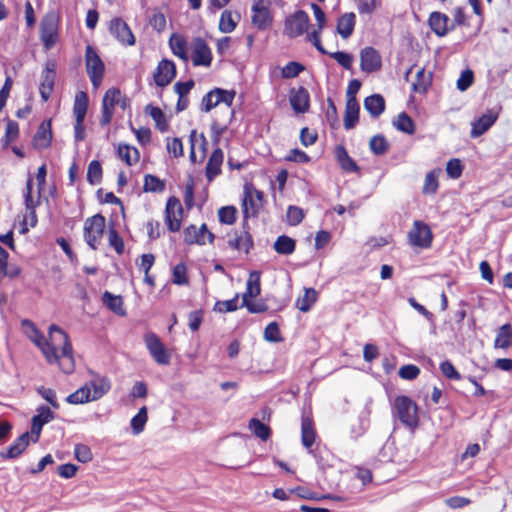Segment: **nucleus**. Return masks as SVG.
Masks as SVG:
<instances>
[{
  "label": "nucleus",
  "instance_id": "2f4dec72",
  "mask_svg": "<svg viewBox=\"0 0 512 512\" xmlns=\"http://www.w3.org/2000/svg\"><path fill=\"white\" fill-rule=\"evenodd\" d=\"M360 105L358 101L346 100L344 114V128L353 129L359 121Z\"/></svg>",
  "mask_w": 512,
  "mask_h": 512
},
{
  "label": "nucleus",
  "instance_id": "680f3d73",
  "mask_svg": "<svg viewBox=\"0 0 512 512\" xmlns=\"http://www.w3.org/2000/svg\"><path fill=\"white\" fill-rule=\"evenodd\" d=\"M304 217L305 214L302 208L294 205L288 206L286 212V219L288 225L297 226L303 221Z\"/></svg>",
  "mask_w": 512,
  "mask_h": 512
},
{
  "label": "nucleus",
  "instance_id": "864d4df0",
  "mask_svg": "<svg viewBox=\"0 0 512 512\" xmlns=\"http://www.w3.org/2000/svg\"><path fill=\"white\" fill-rule=\"evenodd\" d=\"M103 170L100 161L92 160L87 168V181L91 185L99 184L102 180Z\"/></svg>",
  "mask_w": 512,
  "mask_h": 512
},
{
  "label": "nucleus",
  "instance_id": "a211bd4d",
  "mask_svg": "<svg viewBox=\"0 0 512 512\" xmlns=\"http://www.w3.org/2000/svg\"><path fill=\"white\" fill-rule=\"evenodd\" d=\"M175 77L176 65L169 59H162L153 73L154 82L159 87L168 86Z\"/></svg>",
  "mask_w": 512,
  "mask_h": 512
},
{
  "label": "nucleus",
  "instance_id": "c03bdc74",
  "mask_svg": "<svg viewBox=\"0 0 512 512\" xmlns=\"http://www.w3.org/2000/svg\"><path fill=\"white\" fill-rule=\"evenodd\" d=\"M146 112L154 120L156 128L161 132H166L169 128L168 121L163 111L156 106L147 105Z\"/></svg>",
  "mask_w": 512,
  "mask_h": 512
},
{
  "label": "nucleus",
  "instance_id": "6e6d98bb",
  "mask_svg": "<svg viewBox=\"0 0 512 512\" xmlns=\"http://www.w3.org/2000/svg\"><path fill=\"white\" fill-rule=\"evenodd\" d=\"M218 220L222 224L233 225L237 220V209L233 205L223 206L218 210Z\"/></svg>",
  "mask_w": 512,
  "mask_h": 512
},
{
  "label": "nucleus",
  "instance_id": "338daca9",
  "mask_svg": "<svg viewBox=\"0 0 512 512\" xmlns=\"http://www.w3.org/2000/svg\"><path fill=\"white\" fill-rule=\"evenodd\" d=\"M464 166L460 159H450L446 164L447 175L452 179H458L463 173Z\"/></svg>",
  "mask_w": 512,
  "mask_h": 512
},
{
  "label": "nucleus",
  "instance_id": "4d7b16f0",
  "mask_svg": "<svg viewBox=\"0 0 512 512\" xmlns=\"http://www.w3.org/2000/svg\"><path fill=\"white\" fill-rule=\"evenodd\" d=\"M37 222L38 218L36 214V209L25 210L22 220L20 221L19 232L21 234L27 233L29 231V227H35L37 225Z\"/></svg>",
  "mask_w": 512,
  "mask_h": 512
},
{
  "label": "nucleus",
  "instance_id": "4c0bfd02",
  "mask_svg": "<svg viewBox=\"0 0 512 512\" xmlns=\"http://www.w3.org/2000/svg\"><path fill=\"white\" fill-rule=\"evenodd\" d=\"M432 83V74L426 72L422 67L416 72V79L412 83V90L416 93L424 94Z\"/></svg>",
  "mask_w": 512,
  "mask_h": 512
},
{
  "label": "nucleus",
  "instance_id": "aec40b11",
  "mask_svg": "<svg viewBox=\"0 0 512 512\" xmlns=\"http://www.w3.org/2000/svg\"><path fill=\"white\" fill-rule=\"evenodd\" d=\"M110 33L122 44L132 46L135 44V37L128 24L120 17L110 21Z\"/></svg>",
  "mask_w": 512,
  "mask_h": 512
},
{
  "label": "nucleus",
  "instance_id": "69168bd1",
  "mask_svg": "<svg viewBox=\"0 0 512 512\" xmlns=\"http://www.w3.org/2000/svg\"><path fill=\"white\" fill-rule=\"evenodd\" d=\"M305 70V66L296 61L288 62L281 71L282 77L291 79L297 77L301 72Z\"/></svg>",
  "mask_w": 512,
  "mask_h": 512
},
{
  "label": "nucleus",
  "instance_id": "393cba45",
  "mask_svg": "<svg viewBox=\"0 0 512 512\" xmlns=\"http://www.w3.org/2000/svg\"><path fill=\"white\" fill-rule=\"evenodd\" d=\"M56 78L55 63L47 62L42 74L39 92L44 102H47L54 88Z\"/></svg>",
  "mask_w": 512,
  "mask_h": 512
},
{
  "label": "nucleus",
  "instance_id": "dca6fc26",
  "mask_svg": "<svg viewBox=\"0 0 512 512\" xmlns=\"http://www.w3.org/2000/svg\"><path fill=\"white\" fill-rule=\"evenodd\" d=\"M252 24L258 30H266L272 25L273 16L269 9V3L265 0H254L252 5Z\"/></svg>",
  "mask_w": 512,
  "mask_h": 512
},
{
  "label": "nucleus",
  "instance_id": "8fccbe9b",
  "mask_svg": "<svg viewBox=\"0 0 512 512\" xmlns=\"http://www.w3.org/2000/svg\"><path fill=\"white\" fill-rule=\"evenodd\" d=\"M248 427L256 437L263 441L268 440L271 436L270 427L257 418L250 419Z\"/></svg>",
  "mask_w": 512,
  "mask_h": 512
},
{
  "label": "nucleus",
  "instance_id": "2eb2a0df",
  "mask_svg": "<svg viewBox=\"0 0 512 512\" xmlns=\"http://www.w3.org/2000/svg\"><path fill=\"white\" fill-rule=\"evenodd\" d=\"M191 60L194 66L209 67L213 56L207 42L201 37L193 38L191 42Z\"/></svg>",
  "mask_w": 512,
  "mask_h": 512
},
{
  "label": "nucleus",
  "instance_id": "f3484780",
  "mask_svg": "<svg viewBox=\"0 0 512 512\" xmlns=\"http://www.w3.org/2000/svg\"><path fill=\"white\" fill-rule=\"evenodd\" d=\"M311 9L313 11L314 17L317 21V29L313 30L310 33H307V39L313 44V46L321 53V54H328V52L325 50V48L322 45L320 34L325 26L326 23V15L322 8L318 5L313 3L311 5Z\"/></svg>",
  "mask_w": 512,
  "mask_h": 512
},
{
  "label": "nucleus",
  "instance_id": "c85d7f7f",
  "mask_svg": "<svg viewBox=\"0 0 512 512\" xmlns=\"http://www.w3.org/2000/svg\"><path fill=\"white\" fill-rule=\"evenodd\" d=\"M356 25V15L353 12H347L341 15L337 20L336 30L337 33L343 38H349Z\"/></svg>",
  "mask_w": 512,
  "mask_h": 512
},
{
  "label": "nucleus",
  "instance_id": "603ef678",
  "mask_svg": "<svg viewBox=\"0 0 512 512\" xmlns=\"http://www.w3.org/2000/svg\"><path fill=\"white\" fill-rule=\"evenodd\" d=\"M165 189V182L161 180L159 177L152 175V174H146L144 176V182H143V191L144 192H151V193H159L164 191Z\"/></svg>",
  "mask_w": 512,
  "mask_h": 512
},
{
  "label": "nucleus",
  "instance_id": "49530a36",
  "mask_svg": "<svg viewBox=\"0 0 512 512\" xmlns=\"http://www.w3.org/2000/svg\"><path fill=\"white\" fill-rule=\"evenodd\" d=\"M317 298L318 293L314 288H306L304 295L297 300L296 306L301 312H308L316 303Z\"/></svg>",
  "mask_w": 512,
  "mask_h": 512
},
{
  "label": "nucleus",
  "instance_id": "4be33fe9",
  "mask_svg": "<svg viewBox=\"0 0 512 512\" xmlns=\"http://www.w3.org/2000/svg\"><path fill=\"white\" fill-rule=\"evenodd\" d=\"M37 412V415L32 417L31 424L33 442H37L39 440L43 426L55 418L53 411L48 406H40L37 409Z\"/></svg>",
  "mask_w": 512,
  "mask_h": 512
},
{
  "label": "nucleus",
  "instance_id": "e433bc0d",
  "mask_svg": "<svg viewBox=\"0 0 512 512\" xmlns=\"http://www.w3.org/2000/svg\"><path fill=\"white\" fill-rule=\"evenodd\" d=\"M88 386L90 389H93V393H91V395L92 399L95 401L109 392L111 389V382L109 378L105 376H97L95 379L90 381V385Z\"/></svg>",
  "mask_w": 512,
  "mask_h": 512
},
{
  "label": "nucleus",
  "instance_id": "13d9d810",
  "mask_svg": "<svg viewBox=\"0 0 512 512\" xmlns=\"http://www.w3.org/2000/svg\"><path fill=\"white\" fill-rule=\"evenodd\" d=\"M32 189H33V180L31 177H29L26 182V191L24 194L25 210L36 209L40 205L41 195L37 194V198L34 199V197L32 195Z\"/></svg>",
  "mask_w": 512,
  "mask_h": 512
},
{
  "label": "nucleus",
  "instance_id": "f8f14e48",
  "mask_svg": "<svg viewBox=\"0 0 512 512\" xmlns=\"http://www.w3.org/2000/svg\"><path fill=\"white\" fill-rule=\"evenodd\" d=\"M144 342L149 354L153 360L159 365H169L171 354L162 343L159 336L153 332L146 333Z\"/></svg>",
  "mask_w": 512,
  "mask_h": 512
},
{
  "label": "nucleus",
  "instance_id": "bb28decb",
  "mask_svg": "<svg viewBox=\"0 0 512 512\" xmlns=\"http://www.w3.org/2000/svg\"><path fill=\"white\" fill-rule=\"evenodd\" d=\"M52 128L51 120H44L40 123L34 137L33 145L38 149H45L51 145Z\"/></svg>",
  "mask_w": 512,
  "mask_h": 512
},
{
  "label": "nucleus",
  "instance_id": "f704fd0d",
  "mask_svg": "<svg viewBox=\"0 0 512 512\" xmlns=\"http://www.w3.org/2000/svg\"><path fill=\"white\" fill-rule=\"evenodd\" d=\"M385 99L380 94H373L364 99V108L372 117L380 116L385 110Z\"/></svg>",
  "mask_w": 512,
  "mask_h": 512
},
{
  "label": "nucleus",
  "instance_id": "423d86ee",
  "mask_svg": "<svg viewBox=\"0 0 512 512\" xmlns=\"http://www.w3.org/2000/svg\"><path fill=\"white\" fill-rule=\"evenodd\" d=\"M393 410L401 423L415 429L419 425L418 406L408 396L400 395L394 399Z\"/></svg>",
  "mask_w": 512,
  "mask_h": 512
},
{
  "label": "nucleus",
  "instance_id": "79ce46f5",
  "mask_svg": "<svg viewBox=\"0 0 512 512\" xmlns=\"http://www.w3.org/2000/svg\"><path fill=\"white\" fill-rule=\"evenodd\" d=\"M29 444V433L25 432L20 435L7 449L5 455L2 454V457L7 458H16L27 448Z\"/></svg>",
  "mask_w": 512,
  "mask_h": 512
},
{
  "label": "nucleus",
  "instance_id": "6ab92c4d",
  "mask_svg": "<svg viewBox=\"0 0 512 512\" xmlns=\"http://www.w3.org/2000/svg\"><path fill=\"white\" fill-rule=\"evenodd\" d=\"M360 68L368 74L382 68L381 55L374 47L367 46L360 51Z\"/></svg>",
  "mask_w": 512,
  "mask_h": 512
},
{
  "label": "nucleus",
  "instance_id": "20e7f679",
  "mask_svg": "<svg viewBox=\"0 0 512 512\" xmlns=\"http://www.w3.org/2000/svg\"><path fill=\"white\" fill-rule=\"evenodd\" d=\"M226 245L232 251L248 255L254 249V239L249 231V224H241V229H231L226 233Z\"/></svg>",
  "mask_w": 512,
  "mask_h": 512
},
{
  "label": "nucleus",
  "instance_id": "1a4fd4ad",
  "mask_svg": "<svg viewBox=\"0 0 512 512\" xmlns=\"http://www.w3.org/2000/svg\"><path fill=\"white\" fill-rule=\"evenodd\" d=\"M183 214L184 210L180 200L175 196H170L167 199L164 211V221L170 232L176 233L180 231Z\"/></svg>",
  "mask_w": 512,
  "mask_h": 512
},
{
  "label": "nucleus",
  "instance_id": "f03ea898",
  "mask_svg": "<svg viewBox=\"0 0 512 512\" xmlns=\"http://www.w3.org/2000/svg\"><path fill=\"white\" fill-rule=\"evenodd\" d=\"M265 203L264 193L256 189L252 184H245L241 203L243 213V226H246L249 218L259 215Z\"/></svg>",
  "mask_w": 512,
  "mask_h": 512
},
{
  "label": "nucleus",
  "instance_id": "f257e3e1",
  "mask_svg": "<svg viewBox=\"0 0 512 512\" xmlns=\"http://www.w3.org/2000/svg\"><path fill=\"white\" fill-rule=\"evenodd\" d=\"M24 334L41 350L48 364H56L65 374H71L75 370L73 347L68 334L55 324L49 328V338L43 334L30 320H22Z\"/></svg>",
  "mask_w": 512,
  "mask_h": 512
},
{
  "label": "nucleus",
  "instance_id": "5fc2aeb1",
  "mask_svg": "<svg viewBox=\"0 0 512 512\" xmlns=\"http://www.w3.org/2000/svg\"><path fill=\"white\" fill-rule=\"evenodd\" d=\"M439 171L432 170L426 174L424 184L422 187V193L425 195H434L439 187L438 182Z\"/></svg>",
  "mask_w": 512,
  "mask_h": 512
},
{
  "label": "nucleus",
  "instance_id": "3c124183",
  "mask_svg": "<svg viewBox=\"0 0 512 512\" xmlns=\"http://www.w3.org/2000/svg\"><path fill=\"white\" fill-rule=\"evenodd\" d=\"M393 124L396 127V129L401 132H404L409 135L415 133V123L406 112H401L397 116V119L396 121H394Z\"/></svg>",
  "mask_w": 512,
  "mask_h": 512
},
{
  "label": "nucleus",
  "instance_id": "72a5a7b5",
  "mask_svg": "<svg viewBox=\"0 0 512 512\" xmlns=\"http://www.w3.org/2000/svg\"><path fill=\"white\" fill-rule=\"evenodd\" d=\"M117 156L127 165L132 166L138 163L140 159L139 150L125 143H119L117 147Z\"/></svg>",
  "mask_w": 512,
  "mask_h": 512
},
{
  "label": "nucleus",
  "instance_id": "7c9ffc66",
  "mask_svg": "<svg viewBox=\"0 0 512 512\" xmlns=\"http://www.w3.org/2000/svg\"><path fill=\"white\" fill-rule=\"evenodd\" d=\"M495 349L507 350L512 347V324L505 323L497 330L496 337L493 343Z\"/></svg>",
  "mask_w": 512,
  "mask_h": 512
},
{
  "label": "nucleus",
  "instance_id": "37998d69",
  "mask_svg": "<svg viewBox=\"0 0 512 512\" xmlns=\"http://www.w3.org/2000/svg\"><path fill=\"white\" fill-rule=\"evenodd\" d=\"M261 292L260 276L258 273H251L246 285V291L242 295V302L257 297Z\"/></svg>",
  "mask_w": 512,
  "mask_h": 512
},
{
  "label": "nucleus",
  "instance_id": "58836bf2",
  "mask_svg": "<svg viewBox=\"0 0 512 512\" xmlns=\"http://www.w3.org/2000/svg\"><path fill=\"white\" fill-rule=\"evenodd\" d=\"M102 301L104 305L117 315H125V309L123 308V298L120 295H114L109 291H105L102 295Z\"/></svg>",
  "mask_w": 512,
  "mask_h": 512
},
{
  "label": "nucleus",
  "instance_id": "0e129e2a",
  "mask_svg": "<svg viewBox=\"0 0 512 512\" xmlns=\"http://www.w3.org/2000/svg\"><path fill=\"white\" fill-rule=\"evenodd\" d=\"M166 149L170 156L174 158L182 157L184 154L183 143L178 137L166 138Z\"/></svg>",
  "mask_w": 512,
  "mask_h": 512
},
{
  "label": "nucleus",
  "instance_id": "09e8293b",
  "mask_svg": "<svg viewBox=\"0 0 512 512\" xmlns=\"http://www.w3.org/2000/svg\"><path fill=\"white\" fill-rule=\"evenodd\" d=\"M369 148L373 154L382 156L389 151L390 144L383 135L378 134L370 139Z\"/></svg>",
  "mask_w": 512,
  "mask_h": 512
},
{
  "label": "nucleus",
  "instance_id": "774afa93",
  "mask_svg": "<svg viewBox=\"0 0 512 512\" xmlns=\"http://www.w3.org/2000/svg\"><path fill=\"white\" fill-rule=\"evenodd\" d=\"M187 267L181 262L173 268V283L177 285L188 284Z\"/></svg>",
  "mask_w": 512,
  "mask_h": 512
},
{
  "label": "nucleus",
  "instance_id": "473e14b6",
  "mask_svg": "<svg viewBox=\"0 0 512 512\" xmlns=\"http://www.w3.org/2000/svg\"><path fill=\"white\" fill-rule=\"evenodd\" d=\"M240 14L230 10H224L219 19L218 28L222 33H231L234 31L240 21Z\"/></svg>",
  "mask_w": 512,
  "mask_h": 512
},
{
  "label": "nucleus",
  "instance_id": "412c9836",
  "mask_svg": "<svg viewBox=\"0 0 512 512\" xmlns=\"http://www.w3.org/2000/svg\"><path fill=\"white\" fill-rule=\"evenodd\" d=\"M289 102L295 113H307L310 109V94L303 86L291 88L289 92Z\"/></svg>",
  "mask_w": 512,
  "mask_h": 512
},
{
  "label": "nucleus",
  "instance_id": "4468645a",
  "mask_svg": "<svg viewBox=\"0 0 512 512\" xmlns=\"http://www.w3.org/2000/svg\"><path fill=\"white\" fill-rule=\"evenodd\" d=\"M308 24V14L303 10H298L286 18L284 24L285 34L290 38L301 36L305 31H307Z\"/></svg>",
  "mask_w": 512,
  "mask_h": 512
},
{
  "label": "nucleus",
  "instance_id": "0eeeda50",
  "mask_svg": "<svg viewBox=\"0 0 512 512\" xmlns=\"http://www.w3.org/2000/svg\"><path fill=\"white\" fill-rule=\"evenodd\" d=\"M85 68L93 87L98 88L104 77L105 65L91 45L85 49Z\"/></svg>",
  "mask_w": 512,
  "mask_h": 512
},
{
  "label": "nucleus",
  "instance_id": "39448f33",
  "mask_svg": "<svg viewBox=\"0 0 512 512\" xmlns=\"http://www.w3.org/2000/svg\"><path fill=\"white\" fill-rule=\"evenodd\" d=\"M105 227L106 218L101 213L88 217L84 221L83 238L92 250H97L100 246L104 236Z\"/></svg>",
  "mask_w": 512,
  "mask_h": 512
},
{
  "label": "nucleus",
  "instance_id": "c9c22d12",
  "mask_svg": "<svg viewBox=\"0 0 512 512\" xmlns=\"http://www.w3.org/2000/svg\"><path fill=\"white\" fill-rule=\"evenodd\" d=\"M169 46L174 55L184 61H188L187 41L184 36L173 33L169 38Z\"/></svg>",
  "mask_w": 512,
  "mask_h": 512
},
{
  "label": "nucleus",
  "instance_id": "b1692460",
  "mask_svg": "<svg viewBox=\"0 0 512 512\" xmlns=\"http://www.w3.org/2000/svg\"><path fill=\"white\" fill-rule=\"evenodd\" d=\"M428 25L438 37H444L453 30L449 17L445 13L439 11L430 13L428 17Z\"/></svg>",
  "mask_w": 512,
  "mask_h": 512
},
{
  "label": "nucleus",
  "instance_id": "5701e85b",
  "mask_svg": "<svg viewBox=\"0 0 512 512\" xmlns=\"http://www.w3.org/2000/svg\"><path fill=\"white\" fill-rule=\"evenodd\" d=\"M317 438L315 423L311 413L303 412L301 415V443L310 450Z\"/></svg>",
  "mask_w": 512,
  "mask_h": 512
},
{
  "label": "nucleus",
  "instance_id": "9b49d317",
  "mask_svg": "<svg viewBox=\"0 0 512 512\" xmlns=\"http://www.w3.org/2000/svg\"><path fill=\"white\" fill-rule=\"evenodd\" d=\"M215 235L203 223L200 227L190 224L183 230V240L187 245L204 246L214 242Z\"/></svg>",
  "mask_w": 512,
  "mask_h": 512
},
{
  "label": "nucleus",
  "instance_id": "e2e57ef3",
  "mask_svg": "<svg viewBox=\"0 0 512 512\" xmlns=\"http://www.w3.org/2000/svg\"><path fill=\"white\" fill-rule=\"evenodd\" d=\"M8 253L2 249V275L10 278L18 277L21 273V268L17 264H12L7 261Z\"/></svg>",
  "mask_w": 512,
  "mask_h": 512
},
{
  "label": "nucleus",
  "instance_id": "a18cd8bd",
  "mask_svg": "<svg viewBox=\"0 0 512 512\" xmlns=\"http://www.w3.org/2000/svg\"><path fill=\"white\" fill-rule=\"evenodd\" d=\"M69 404H84L90 401H94L91 395V389L88 385H84L77 389L75 392L69 394L66 398Z\"/></svg>",
  "mask_w": 512,
  "mask_h": 512
},
{
  "label": "nucleus",
  "instance_id": "9d476101",
  "mask_svg": "<svg viewBox=\"0 0 512 512\" xmlns=\"http://www.w3.org/2000/svg\"><path fill=\"white\" fill-rule=\"evenodd\" d=\"M235 95L236 93L233 90L229 91L221 88H214L203 96L201 101V111L206 113L210 112L220 103H224L228 107H231Z\"/></svg>",
  "mask_w": 512,
  "mask_h": 512
},
{
  "label": "nucleus",
  "instance_id": "a19ab883",
  "mask_svg": "<svg viewBox=\"0 0 512 512\" xmlns=\"http://www.w3.org/2000/svg\"><path fill=\"white\" fill-rule=\"evenodd\" d=\"M273 248L280 255H291L295 252L296 242L287 235H280L275 240Z\"/></svg>",
  "mask_w": 512,
  "mask_h": 512
},
{
  "label": "nucleus",
  "instance_id": "c756f323",
  "mask_svg": "<svg viewBox=\"0 0 512 512\" xmlns=\"http://www.w3.org/2000/svg\"><path fill=\"white\" fill-rule=\"evenodd\" d=\"M498 115L492 111L480 116L472 124L471 136L478 137L483 135L497 120Z\"/></svg>",
  "mask_w": 512,
  "mask_h": 512
},
{
  "label": "nucleus",
  "instance_id": "de8ad7c7",
  "mask_svg": "<svg viewBox=\"0 0 512 512\" xmlns=\"http://www.w3.org/2000/svg\"><path fill=\"white\" fill-rule=\"evenodd\" d=\"M189 143L190 146H192L193 143L195 149L198 148L200 151V161H202L206 156L208 144L204 133H198L196 129H192L189 134Z\"/></svg>",
  "mask_w": 512,
  "mask_h": 512
},
{
  "label": "nucleus",
  "instance_id": "bf43d9fd",
  "mask_svg": "<svg viewBox=\"0 0 512 512\" xmlns=\"http://www.w3.org/2000/svg\"><path fill=\"white\" fill-rule=\"evenodd\" d=\"M108 243L118 255L124 253L125 246L123 238L114 227H110L108 230Z\"/></svg>",
  "mask_w": 512,
  "mask_h": 512
},
{
  "label": "nucleus",
  "instance_id": "6e6552de",
  "mask_svg": "<svg viewBox=\"0 0 512 512\" xmlns=\"http://www.w3.org/2000/svg\"><path fill=\"white\" fill-rule=\"evenodd\" d=\"M433 233L428 224L421 220H415L409 230L407 239L413 247L428 249L432 246Z\"/></svg>",
  "mask_w": 512,
  "mask_h": 512
},
{
  "label": "nucleus",
  "instance_id": "cd10ccee",
  "mask_svg": "<svg viewBox=\"0 0 512 512\" xmlns=\"http://www.w3.org/2000/svg\"><path fill=\"white\" fill-rule=\"evenodd\" d=\"M224 154L221 148H216L210 155L206 165V178L211 182L216 176L221 173V166L223 164Z\"/></svg>",
  "mask_w": 512,
  "mask_h": 512
},
{
  "label": "nucleus",
  "instance_id": "7ed1b4c3",
  "mask_svg": "<svg viewBox=\"0 0 512 512\" xmlns=\"http://www.w3.org/2000/svg\"><path fill=\"white\" fill-rule=\"evenodd\" d=\"M120 106L122 110H125L130 105L129 99L122 94L119 88H110L108 89L102 99V111L100 124L102 126H107L111 123L115 106Z\"/></svg>",
  "mask_w": 512,
  "mask_h": 512
},
{
  "label": "nucleus",
  "instance_id": "052dcab7",
  "mask_svg": "<svg viewBox=\"0 0 512 512\" xmlns=\"http://www.w3.org/2000/svg\"><path fill=\"white\" fill-rule=\"evenodd\" d=\"M148 420L147 408L143 406L139 409L138 413L131 419V427L135 434L143 431L144 426Z\"/></svg>",
  "mask_w": 512,
  "mask_h": 512
},
{
  "label": "nucleus",
  "instance_id": "a878e982",
  "mask_svg": "<svg viewBox=\"0 0 512 512\" xmlns=\"http://www.w3.org/2000/svg\"><path fill=\"white\" fill-rule=\"evenodd\" d=\"M335 159L341 168V170L345 173H359L360 167L356 163V161L350 157L346 147L342 144H339L334 149Z\"/></svg>",
  "mask_w": 512,
  "mask_h": 512
},
{
  "label": "nucleus",
  "instance_id": "ea45409f",
  "mask_svg": "<svg viewBox=\"0 0 512 512\" xmlns=\"http://www.w3.org/2000/svg\"><path fill=\"white\" fill-rule=\"evenodd\" d=\"M88 95L84 91H79L75 95L73 104V114L75 120H84L88 109Z\"/></svg>",
  "mask_w": 512,
  "mask_h": 512
},
{
  "label": "nucleus",
  "instance_id": "ddd939ff",
  "mask_svg": "<svg viewBox=\"0 0 512 512\" xmlns=\"http://www.w3.org/2000/svg\"><path fill=\"white\" fill-rule=\"evenodd\" d=\"M58 24V16L54 13L46 14L41 21L40 38L47 50L54 47L58 41Z\"/></svg>",
  "mask_w": 512,
  "mask_h": 512
}]
</instances>
